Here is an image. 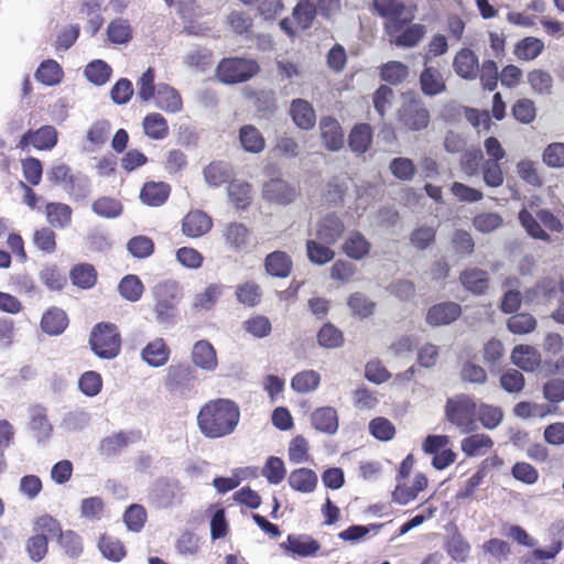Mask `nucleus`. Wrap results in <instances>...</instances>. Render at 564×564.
<instances>
[{"mask_svg":"<svg viewBox=\"0 0 564 564\" xmlns=\"http://www.w3.org/2000/svg\"><path fill=\"white\" fill-rule=\"evenodd\" d=\"M153 98L155 99V105L167 112L175 113L182 109V98L178 91L166 84L158 86Z\"/></svg>","mask_w":564,"mask_h":564,"instance_id":"c85d7f7f","label":"nucleus"},{"mask_svg":"<svg viewBox=\"0 0 564 564\" xmlns=\"http://www.w3.org/2000/svg\"><path fill=\"white\" fill-rule=\"evenodd\" d=\"M289 485L295 491L303 494L313 492L317 485V475L310 468H297L293 470L289 476Z\"/></svg>","mask_w":564,"mask_h":564,"instance_id":"2f4dec72","label":"nucleus"},{"mask_svg":"<svg viewBox=\"0 0 564 564\" xmlns=\"http://www.w3.org/2000/svg\"><path fill=\"white\" fill-rule=\"evenodd\" d=\"M371 243L359 231L351 232L343 245L344 252L354 260H361L369 254Z\"/></svg>","mask_w":564,"mask_h":564,"instance_id":"72a5a7b5","label":"nucleus"},{"mask_svg":"<svg viewBox=\"0 0 564 564\" xmlns=\"http://www.w3.org/2000/svg\"><path fill=\"white\" fill-rule=\"evenodd\" d=\"M192 362L202 370L212 372L218 366L217 354L208 340H198L192 349Z\"/></svg>","mask_w":564,"mask_h":564,"instance_id":"6ab92c4d","label":"nucleus"},{"mask_svg":"<svg viewBox=\"0 0 564 564\" xmlns=\"http://www.w3.org/2000/svg\"><path fill=\"white\" fill-rule=\"evenodd\" d=\"M511 361L524 371H534L539 364V355L530 346H516L511 352Z\"/></svg>","mask_w":564,"mask_h":564,"instance_id":"f704fd0d","label":"nucleus"},{"mask_svg":"<svg viewBox=\"0 0 564 564\" xmlns=\"http://www.w3.org/2000/svg\"><path fill=\"white\" fill-rule=\"evenodd\" d=\"M453 69L459 78L475 80L479 74V58L473 50L463 47L454 56Z\"/></svg>","mask_w":564,"mask_h":564,"instance_id":"9b49d317","label":"nucleus"},{"mask_svg":"<svg viewBox=\"0 0 564 564\" xmlns=\"http://www.w3.org/2000/svg\"><path fill=\"white\" fill-rule=\"evenodd\" d=\"M47 223L57 229H64L72 223V208L64 203H48L45 207Z\"/></svg>","mask_w":564,"mask_h":564,"instance_id":"473e14b6","label":"nucleus"},{"mask_svg":"<svg viewBox=\"0 0 564 564\" xmlns=\"http://www.w3.org/2000/svg\"><path fill=\"white\" fill-rule=\"evenodd\" d=\"M321 137L325 148L332 152H337L344 148V131L337 119L324 117L319 121Z\"/></svg>","mask_w":564,"mask_h":564,"instance_id":"4468645a","label":"nucleus"},{"mask_svg":"<svg viewBox=\"0 0 564 564\" xmlns=\"http://www.w3.org/2000/svg\"><path fill=\"white\" fill-rule=\"evenodd\" d=\"M448 555L456 562H465L470 552L469 543L458 532H455L446 543Z\"/></svg>","mask_w":564,"mask_h":564,"instance_id":"13d9d810","label":"nucleus"},{"mask_svg":"<svg viewBox=\"0 0 564 564\" xmlns=\"http://www.w3.org/2000/svg\"><path fill=\"white\" fill-rule=\"evenodd\" d=\"M198 378L188 365H171L164 379L165 389L173 395L188 398L196 392Z\"/></svg>","mask_w":564,"mask_h":564,"instance_id":"20e7f679","label":"nucleus"},{"mask_svg":"<svg viewBox=\"0 0 564 564\" xmlns=\"http://www.w3.org/2000/svg\"><path fill=\"white\" fill-rule=\"evenodd\" d=\"M111 67L101 59L90 62L85 68L86 78L97 85H105L111 76Z\"/></svg>","mask_w":564,"mask_h":564,"instance_id":"3c124183","label":"nucleus"},{"mask_svg":"<svg viewBox=\"0 0 564 564\" xmlns=\"http://www.w3.org/2000/svg\"><path fill=\"white\" fill-rule=\"evenodd\" d=\"M265 271L274 278H286L292 270V260L284 251L269 253L264 261Z\"/></svg>","mask_w":564,"mask_h":564,"instance_id":"7c9ffc66","label":"nucleus"},{"mask_svg":"<svg viewBox=\"0 0 564 564\" xmlns=\"http://www.w3.org/2000/svg\"><path fill=\"white\" fill-rule=\"evenodd\" d=\"M223 293V285L209 284L203 292L195 295L193 306L196 310L209 311Z\"/></svg>","mask_w":564,"mask_h":564,"instance_id":"5fc2aeb1","label":"nucleus"},{"mask_svg":"<svg viewBox=\"0 0 564 564\" xmlns=\"http://www.w3.org/2000/svg\"><path fill=\"white\" fill-rule=\"evenodd\" d=\"M398 122L408 131L419 132L429 127L431 113L423 100L412 97L399 108Z\"/></svg>","mask_w":564,"mask_h":564,"instance_id":"0eeeda50","label":"nucleus"},{"mask_svg":"<svg viewBox=\"0 0 564 564\" xmlns=\"http://www.w3.org/2000/svg\"><path fill=\"white\" fill-rule=\"evenodd\" d=\"M240 421L238 404L229 399H216L205 403L197 414L200 433L208 438H219L235 432Z\"/></svg>","mask_w":564,"mask_h":564,"instance_id":"f257e3e1","label":"nucleus"},{"mask_svg":"<svg viewBox=\"0 0 564 564\" xmlns=\"http://www.w3.org/2000/svg\"><path fill=\"white\" fill-rule=\"evenodd\" d=\"M317 340L324 348H338L344 344V335L336 326L330 323H326L319 329Z\"/></svg>","mask_w":564,"mask_h":564,"instance_id":"e2e57ef3","label":"nucleus"},{"mask_svg":"<svg viewBox=\"0 0 564 564\" xmlns=\"http://www.w3.org/2000/svg\"><path fill=\"white\" fill-rule=\"evenodd\" d=\"M508 329L513 334H529L536 327V319L529 313H518L507 321Z\"/></svg>","mask_w":564,"mask_h":564,"instance_id":"052dcab7","label":"nucleus"},{"mask_svg":"<svg viewBox=\"0 0 564 564\" xmlns=\"http://www.w3.org/2000/svg\"><path fill=\"white\" fill-rule=\"evenodd\" d=\"M280 547L285 552L293 553L302 557H308L315 555L319 551L321 544L308 534H290L288 535L286 541L280 544Z\"/></svg>","mask_w":564,"mask_h":564,"instance_id":"2eb2a0df","label":"nucleus"},{"mask_svg":"<svg viewBox=\"0 0 564 564\" xmlns=\"http://www.w3.org/2000/svg\"><path fill=\"white\" fill-rule=\"evenodd\" d=\"M140 438L141 433L139 431H120L104 437L99 443L98 451L102 456H113L128 445L137 443Z\"/></svg>","mask_w":564,"mask_h":564,"instance_id":"ddd939ff","label":"nucleus"},{"mask_svg":"<svg viewBox=\"0 0 564 564\" xmlns=\"http://www.w3.org/2000/svg\"><path fill=\"white\" fill-rule=\"evenodd\" d=\"M67 326L68 317L66 313L56 306L45 311L41 319L42 330L50 336L61 335Z\"/></svg>","mask_w":564,"mask_h":564,"instance_id":"4be33fe9","label":"nucleus"},{"mask_svg":"<svg viewBox=\"0 0 564 564\" xmlns=\"http://www.w3.org/2000/svg\"><path fill=\"white\" fill-rule=\"evenodd\" d=\"M149 499L158 509H166L181 502V487L178 481L161 478L155 481L150 491Z\"/></svg>","mask_w":564,"mask_h":564,"instance_id":"9d476101","label":"nucleus"},{"mask_svg":"<svg viewBox=\"0 0 564 564\" xmlns=\"http://www.w3.org/2000/svg\"><path fill=\"white\" fill-rule=\"evenodd\" d=\"M120 295L130 302H137L141 299L144 286L141 280L133 274L122 278L118 285Z\"/></svg>","mask_w":564,"mask_h":564,"instance_id":"09e8293b","label":"nucleus"},{"mask_svg":"<svg viewBox=\"0 0 564 564\" xmlns=\"http://www.w3.org/2000/svg\"><path fill=\"white\" fill-rule=\"evenodd\" d=\"M213 226L210 217L202 210L189 212L183 219L182 229L188 237H200Z\"/></svg>","mask_w":564,"mask_h":564,"instance_id":"412c9836","label":"nucleus"},{"mask_svg":"<svg viewBox=\"0 0 564 564\" xmlns=\"http://www.w3.org/2000/svg\"><path fill=\"white\" fill-rule=\"evenodd\" d=\"M543 163L551 169H564V143L553 142L542 153Z\"/></svg>","mask_w":564,"mask_h":564,"instance_id":"774afa93","label":"nucleus"},{"mask_svg":"<svg viewBox=\"0 0 564 564\" xmlns=\"http://www.w3.org/2000/svg\"><path fill=\"white\" fill-rule=\"evenodd\" d=\"M25 551L33 562H41L47 554L48 540L45 534H35L26 540Z\"/></svg>","mask_w":564,"mask_h":564,"instance_id":"0e129e2a","label":"nucleus"},{"mask_svg":"<svg viewBox=\"0 0 564 564\" xmlns=\"http://www.w3.org/2000/svg\"><path fill=\"white\" fill-rule=\"evenodd\" d=\"M476 415H478L479 421L482 426L488 430L496 429L503 419V412L501 408L481 403L476 411Z\"/></svg>","mask_w":564,"mask_h":564,"instance_id":"4d7b16f0","label":"nucleus"},{"mask_svg":"<svg viewBox=\"0 0 564 564\" xmlns=\"http://www.w3.org/2000/svg\"><path fill=\"white\" fill-rule=\"evenodd\" d=\"M409 75V67L397 61L388 62L381 68V78L392 85L402 83Z\"/></svg>","mask_w":564,"mask_h":564,"instance_id":"338daca9","label":"nucleus"},{"mask_svg":"<svg viewBox=\"0 0 564 564\" xmlns=\"http://www.w3.org/2000/svg\"><path fill=\"white\" fill-rule=\"evenodd\" d=\"M389 171L397 180L410 182L415 176L416 166L411 159L398 156L390 161Z\"/></svg>","mask_w":564,"mask_h":564,"instance_id":"49530a36","label":"nucleus"},{"mask_svg":"<svg viewBox=\"0 0 564 564\" xmlns=\"http://www.w3.org/2000/svg\"><path fill=\"white\" fill-rule=\"evenodd\" d=\"M544 44L535 37H525L516 46V54L520 59L532 61L543 51Z\"/></svg>","mask_w":564,"mask_h":564,"instance_id":"69168bd1","label":"nucleus"},{"mask_svg":"<svg viewBox=\"0 0 564 564\" xmlns=\"http://www.w3.org/2000/svg\"><path fill=\"white\" fill-rule=\"evenodd\" d=\"M170 189V185L164 182H149L143 185L140 198L149 206H161L169 198Z\"/></svg>","mask_w":564,"mask_h":564,"instance_id":"c756f323","label":"nucleus"},{"mask_svg":"<svg viewBox=\"0 0 564 564\" xmlns=\"http://www.w3.org/2000/svg\"><path fill=\"white\" fill-rule=\"evenodd\" d=\"M170 354L166 343L162 338H155L142 349L141 357L149 366L158 368L167 362Z\"/></svg>","mask_w":564,"mask_h":564,"instance_id":"5701e85b","label":"nucleus"},{"mask_svg":"<svg viewBox=\"0 0 564 564\" xmlns=\"http://www.w3.org/2000/svg\"><path fill=\"white\" fill-rule=\"evenodd\" d=\"M476 411V403L467 394L448 398L445 404L446 420L459 429L463 434L473 433L478 429Z\"/></svg>","mask_w":564,"mask_h":564,"instance_id":"f03ea898","label":"nucleus"},{"mask_svg":"<svg viewBox=\"0 0 564 564\" xmlns=\"http://www.w3.org/2000/svg\"><path fill=\"white\" fill-rule=\"evenodd\" d=\"M89 345L94 354L101 359L116 358L121 348L118 328L111 323H98L91 329Z\"/></svg>","mask_w":564,"mask_h":564,"instance_id":"7ed1b4c3","label":"nucleus"},{"mask_svg":"<svg viewBox=\"0 0 564 564\" xmlns=\"http://www.w3.org/2000/svg\"><path fill=\"white\" fill-rule=\"evenodd\" d=\"M328 246L329 245L323 243L317 239L307 240L306 250L310 261L318 265L332 261L335 257V252Z\"/></svg>","mask_w":564,"mask_h":564,"instance_id":"c03bdc74","label":"nucleus"},{"mask_svg":"<svg viewBox=\"0 0 564 564\" xmlns=\"http://www.w3.org/2000/svg\"><path fill=\"white\" fill-rule=\"evenodd\" d=\"M460 445L465 455L473 457L485 455L492 447L494 442L489 435L477 433L465 437Z\"/></svg>","mask_w":564,"mask_h":564,"instance_id":"c9c22d12","label":"nucleus"},{"mask_svg":"<svg viewBox=\"0 0 564 564\" xmlns=\"http://www.w3.org/2000/svg\"><path fill=\"white\" fill-rule=\"evenodd\" d=\"M98 547L104 557L112 562H120L126 556V550L122 543L112 536L101 535Z\"/></svg>","mask_w":564,"mask_h":564,"instance_id":"a18cd8bd","label":"nucleus"},{"mask_svg":"<svg viewBox=\"0 0 564 564\" xmlns=\"http://www.w3.org/2000/svg\"><path fill=\"white\" fill-rule=\"evenodd\" d=\"M239 139L242 148L251 153H259L264 149L265 141L261 132L253 126H243Z\"/></svg>","mask_w":564,"mask_h":564,"instance_id":"ea45409f","label":"nucleus"},{"mask_svg":"<svg viewBox=\"0 0 564 564\" xmlns=\"http://www.w3.org/2000/svg\"><path fill=\"white\" fill-rule=\"evenodd\" d=\"M259 70L253 59L231 57L224 58L217 66L216 75L224 84H237L249 80Z\"/></svg>","mask_w":564,"mask_h":564,"instance_id":"423d86ee","label":"nucleus"},{"mask_svg":"<svg viewBox=\"0 0 564 564\" xmlns=\"http://www.w3.org/2000/svg\"><path fill=\"white\" fill-rule=\"evenodd\" d=\"M227 193L237 208H246L251 203V186L247 182L230 181Z\"/></svg>","mask_w":564,"mask_h":564,"instance_id":"79ce46f5","label":"nucleus"},{"mask_svg":"<svg viewBox=\"0 0 564 564\" xmlns=\"http://www.w3.org/2000/svg\"><path fill=\"white\" fill-rule=\"evenodd\" d=\"M69 278L74 285L80 289H90L97 280V272L89 263H79L72 268Z\"/></svg>","mask_w":564,"mask_h":564,"instance_id":"58836bf2","label":"nucleus"},{"mask_svg":"<svg viewBox=\"0 0 564 564\" xmlns=\"http://www.w3.org/2000/svg\"><path fill=\"white\" fill-rule=\"evenodd\" d=\"M499 75L498 66L495 61L487 59L484 61L481 65L479 64L478 77L485 90L494 91L497 88Z\"/></svg>","mask_w":564,"mask_h":564,"instance_id":"680f3d73","label":"nucleus"},{"mask_svg":"<svg viewBox=\"0 0 564 564\" xmlns=\"http://www.w3.org/2000/svg\"><path fill=\"white\" fill-rule=\"evenodd\" d=\"M372 143V129L368 123L356 124L349 135L348 145L350 150L360 155L366 153Z\"/></svg>","mask_w":564,"mask_h":564,"instance_id":"bb28decb","label":"nucleus"},{"mask_svg":"<svg viewBox=\"0 0 564 564\" xmlns=\"http://www.w3.org/2000/svg\"><path fill=\"white\" fill-rule=\"evenodd\" d=\"M108 40L113 44H126L132 37V30L127 20L117 19L107 28Z\"/></svg>","mask_w":564,"mask_h":564,"instance_id":"6e6d98bb","label":"nucleus"},{"mask_svg":"<svg viewBox=\"0 0 564 564\" xmlns=\"http://www.w3.org/2000/svg\"><path fill=\"white\" fill-rule=\"evenodd\" d=\"M58 544L72 558L79 557L84 550L82 538L73 530L63 531L58 536Z\"/></svg>","mask_w":564,"mask_h":564,"instance_id":"864d4df0","label":"nucleus"},{"mask_svg":"<svg viewBox=\"0 0 564 564\" xmlns=\"http://www.w3.org/2000/svg\"><path fill=\"white\" fill-rule=\"evenodd\" d=\"M313 426L323 433L335 434L338 430L337 411L332 406H324L315 410L312 414Z\"/></svg>","mask_w":564,"mask_h":564,"instance_id":"cd10ccee","label":"nucleus"},{"mask_svg":"<svg viewBox=\"0 0 564 564\" xmlns=\"http://www.w3.org/2000/svg\"><path fill=\"white\" fill-rule=\"evenodd\" d=\"M153 295L156 321L159 323L169 322L182 297L181 285L172 280L160 282L153 288Z\"/></svg>","mask_w":564,"mask_h":564,"instance_id":"39448f33","label":"nucleus"},{"mask_svg":"<svg viewBox=\"0 0 564 564\" xmlns=\"http://www.w3.org/2000/svg\"><path fill=\"white\" fill-rule=\"evenodd\" d=\"M263 198L278 204L290 205L300 196V188L283 178H271L263 184Z\"/></svg>","mask_w":564,"mask_h":564,"instance_id":"1a4fd4ad","label":"nucleus"},{"mask_svg":"<svg viewBox=\"0 0 564 564\" xmlns=\"http://www.w3.org/2000/svg\"><path fill=\"white\" fill-rule=\"evenodd\" d=\"M519 220L529 236L545 242L551 241L550 235L541 227L540 220L534 217L527 209H521L519 213Z\"/></svg>","mask_w":564,"mask_h":564,"instance_id":"8fccbe9b","label":"nucleus"},{"mask_svg":"<svg viewBox=\"0 0 564 564\" xmlns=\"http://www.w3.org/2000/svg\"><path fill=\"white\" fill-rule=\"evenodd\" d=\"M321 376L314 370H305L295 375L291 381L293 390L300 393H308L317 389Z\"/></svg>","mask_w":564,"mask_h":564,"instance_id":"603ef678","label":"nucleus"},{"mask_svg":"<svg viewBox=\"0 0 564 564\" xmlns=\"http://www.w3.org/2000/svg\"><path fill=\"white\" fill-rule=\"evenodd\" d=\"M419 82L422 93L427 97H435L446 90L443 74L434 66H425Z\"/></svg>","mask_w":564,"mask_h":564,"instance_id":"aec40b11","label":"nucleus"},{"mask_svg":"<svg viewBox=\"0 0 564 564\" xmlns=\"http://www.w3.org/2000/svg\"><path fill=\"white\" fill-rule=\"evenodd\" d=\"M462 314L460 305L455 302H443L433 305L426 314V323L432 326L447 325L455 322Z\"/></svg>","mask_w":564,"mask_h":564,"instance_id":"dca6fc26","label":"nucleus"},{"mask_svg":"<svg viewBox=\"0 0 564 564\" xmlns=\"http://www.w3.org/2000/svg\"><path fill=\"white\" fill-rule=\"evenodd\" d=\"M290 113L294 123L303 130H310L315 126V111L312 105L304 99H294L291 104Z\"/></svg>","mask_w":564,"mask_h":564,"instance_id":"393cba45","label":"nucleus"},{"mask_svg":"<svg viewBox=\"0 0 564 564\" xmlns=\"http://www.w3.org/2000/svg\"><path fill=\"white\" fill-rule=\"evenodd\" d=\"M64 189L75 200L86 199L91 193L90 180L87 175L77 172L69 176Z\"/></svg>","mask_w":564,"mask_h":564,"instance_id":"4c0bfd02","label":"nucleus"},{"mask_svg":"<svg viewBox=\"0 0 564 564\" xmlns=\"http://www.w3.org/2000/svg\"><path fill=\"white\" fill-rule=\"evenodd\" d=\"M459 280L466 290L476 295L485 294L489 286L487 271L477 268L463 271Z\"/></svg>","mask_w":564,"mask_h":564,"instance_id":"a878e982","label":"nucleus"},{"mask_svg":"<svg viewBox=\"0 0 564 564\" xmlns=\"http://www.w3.org/2000/svg\"><path fill=\"white\" fill-rule=\"evenodd\" d=\"M46 412V409L40 404H34L29 408V427L40 443L47 441L52 435L53 429Z\"/></svg>","mask_w":564,"mask_h":564,"instance_id":"a211bd4d","label":"nucleus"},{"mask_svg":"<svg viewBox=\"0 0 564 564\" xmlns=\"http://www.w3.org/2000/svg\"><path fill=\"white\" fill-rule=\"evenodd\" d=\"M204 178L209 186L219 187L230 183L234 177V169L229 163L216 161L209 163L203 171Z\"/></svg>","mask_w":564,"mask_h":564,"instance_id":"b1692460","label":"nucleus"},{"mask_svg":"<svg viewBox=\"0 0 564 564\" xmlns=\"http://www.w3.org/2000/svg\"><path fill=\"white\" fill-rule=\"evenodd\" d=\"M411 20H404L399 24L390 22L387 25V34L390 42L400 47H413L423 39L426 29L425 25L416 23L408 25Z\"/></svg>","mask_w":564,"mask_h":564,"instance_id":"6e6552de","label":"nucleus"},{"mask_svg":"<svg viewBox=\"0 0 564 564\" xmlns=\"http://www.w3.org/2000/svg\"><path fill=\"white\" fill-rule=\"evenodd\" d=\"M293 17L299 26L306 30L312 26L316 18V7L310 0H302L293 9Z\"/></svg>","mask_w":564,"mask_h":564,"instance_id":"bf43d9fd","label":"nucleus"},{"mask_svg":"<svg viewBox=\"0 0 564 564\" xmlns=\"http://www.w3.org/2000/svg\"><path fill=\"white\" fill-rule=\"evenodd\" d=\"M519 177L530 186L540 187L543 184V177L538 171V163L530 159H522L516 165Z\"/></svg>","mask_w":564,"mask_h":564,"instance_id":"37998d69","label":"nucleus"},{"mask_svg":"<svg viewBox=\"0 0 564 564\" xmlns=\"http://www.w3.org/2000/svg\"><path fill=\"white\" fill-rule=\"evenodd\" d=\"M144 133L153 140H163L169 134V124L161 113H149L143 119Z\"/></svg>","mask_w":564,"mask_h":564,"instance_id":"e433bc0d","label":"nucleus"},{"mask_svg":"<svg viewBox=\"0 0 564 564\" xmlns=\"http://www.w3.org/2000/svg\"><path fill=\"white\" fill-rule=\"evenodd\" d=\"M62 76V68L54 59H46L42 62L35 72V78L46 86H54L58 84Z\"/></svg>","mask_w":564,"mask_h":564,"instance_id":"a19ab883","label":"nucleus"},{"mask_svg":"<svg viewBox=\"0 0 564 564\" xmlns=\"http://www.w3.org/2000/svg\"><path fill=\"white\" fill-rule=\"evenodd\" d=\"M345 224L343 219L334 214H327L316 224L315 237L323 243L334 245L344 234Z\"/></svg>","mask_w":564,"mask_h":564,"instance_id":"f8f14e48","label":"nucleus"},{"mask_svg":"<svg viewBox=\"0 0 564 564\" xmlns=\"http://www.w3.org/2000/svg\"><path fill=\"white\" fill-rule=\"evenodd\" d=\"M528 83L534 93L539 95H551L554 79L546 70L533 69L528 74Z\"/></svg>","mask_w":564,"mask_h":564,"instance_id":"de8ad7c7","label":"nucleus"},{"mask_svg":"<svg viewBox=\"0 0 564 564\" xmlns=\"http://www.w3.org/2000/svg\"><path fill=\"white\" fill-rule=\"evenodd\" d=\"M372 4L378 14L387 19L386 29L390 22L399 24L413 18L411 13L406 12V7L401 0H373Z\"/></svg>","mask_w":564,"mask_h":564,"instance_id":"f3484780","label":"nucleus"}]
</instances>
